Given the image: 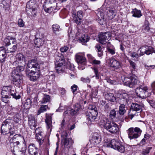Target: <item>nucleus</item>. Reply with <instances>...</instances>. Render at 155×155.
I'll list each match as a JSON object with an SVG mask.
<instances>
[{
	"label": "nucleus",
	"instance_id": "f257e3e1",
	"mask_svg": "<svg viewBox=\"0 0 155 155\" xmlns=\"http://www.w3.org/2000/svg\"><path fill=\"white\" fill-rule=\"evenodd\" d=\"M38 64L35 59H33L28 61L27 64V68H30V72L28 73L29 79L32 81H35L39 78L40 72L38 68Z\"/></svg>",
	"mask_w": 155,
	"mask_h": 155
},
{
	"label": "nucleus",
	"instance_id": "f03ea898",
	"mask_svg": "<svg viewBox=\"0 0 155 155\" xmlns=\"http://www.w3.org/2000/svg\"><path fill=\"white\" fill-rule=\"evenodd\" d=\"M100 122L101 125L110 133L116 134L118 132V126L115 122L104 119H101Z\"/></svg>",
	"mask_w": 155,
	"mask_h": 155
},
{
	"label": "nucleus",
	"instance_id": "7ed1b4c3",
	"mask_svg": "<svg viewBox=\"0 0 155 155\" xmlns=\"http://www.w3.org/2000/svg\"><path fill=\"white\" fill-rule=\"evenodd\" d=\"M57 5L55 0H45L43 5L44 10L47 13H51L53 11L56 12L60 8Z\"/></svg>",
	"mask_w": 155,
	"mask_h": 155
},
{
	"label": "nucleus",
	"instance_id": "20e7f679",
	"mask_svg": "<svg viewBox=\"0 0 155 155\" xmlns=\"http://www.w3.org/2000/svg\"><path fill=\"white\" fill-rule=\"evenodd\" d=\"M121 98L120 99V104L119 107V112L120 115H123L126 112L125 109V105L130 102L129 95L126 93H123L121 94Z\"/></svg>",
	"mask_w": 155,
	"mask_h": 155
},
{
	"label": "nucleus",
	"instance_id": "39448f33",
	"mask_svg": "<svg viewBox=\"0 0 155 155\" xmlns=\"http://www.w3.org/2000/svg\"><path fill=\"white\" fill-rule=\"evenodd\" d=\"M38 7L36 2L34 0H30L27 3L26 10L28 14L35 16L37 13Z\"/></svg>",
	"mask_w": 155,
	"mask_h": 155
},
{
	"label": "nucleus",
	"instance_id": "423d86ee",
	"mask_svg": "<svg viewBox=\"0 0 155 155\" xmlns=\"http://www.w3.org/2000/svg\"><path fill=\"white\" fill-rule=\"evenodd\" d=\"M125 85L130 87H133L134 86L139 82L137 77L135 75L131 76L130 78H128L124 76L121 77V78Z\"/></svg>",
	"mask_w": 155,
	"mask_h": 155
},
{
	"label": "nucleus",
	"instance_id": "0eeeda50",
	"mask_svg": "<svg viewBox=\"0 0 155 155\" xmlns=\"http://www.w3.org/2000/svg\"><path fill=\"white\" fill-rule=\"evenodd\" d=\"M142 131L138 127H130L127 130L128 137L130 140L136 139L141 134Z\"/></svg>",
	"mask_w": 155,
	"mask_h": 155
},
{
	"label": "nucleus",
	"instance_id": "6e6552de",
	"mask_svg": "<svg viewBox=\"0 0 155 155\" xmlns=\"http://www.w3.org/2000/svg\"><path fill=\"white\" fill-rule=\"evenodd\" d=\"M75 60L79 64L78 68L81 70L85 68L84 65L87 63L86 59L84 55L82 53H78L75 55Z\"/></svg>",
	"mask_w": 155,
	"mask_h": 155
},
{
	"label": "nucleus",
	"instance_id": "1a4fd4ad",
	"mask_svg": "<svg viewBox=\"0 0 155 155\" xmlns=\"http://www.w3.org/2000/svg\"><path fill=\"white\" fill-rule=\"evenodd\" d=\"M11 119H7L2 122L1 127V133L6 135L8 131L11 130L13 127V124Z\"/></svg>",
	"mask_w": 155,
	"mask_h": 155
},
{
	"label": "nucleus",
	"instance_id": "9d476101",
	"mask_svg": "<svg viewBox=\"0 0 155 155\" xmlns=\"http://www.w3.org/2000/svg\"><path fill=\"white\" fill-rule=\"evenodd\" d=\"M148 88L146 86H140L136 90L137 96L141 98H146L150 95V93L148 91Z\"/></svg>",
	"mask_w": 155,
	"mask_h": 155
},
{
	"label": "nucleus",
	"instance_id": "9b49d317",
	"mask_svg": "<svg viewBox=\"0 0 155 155\" xmlns=\"http://www.w3.org/2000/svg\"><path fill=\"white\" fill-rule=\"evenodd\" d=\"M108 146L121 153H124L125 150L124 146L121 144L118 140L114 139L111 140Z\"/></svg>",
	"mask_w": 155,
	"mask_h": 155
},
{
	"label": "nucleus",
	"instance_id": "f8f14e48",
	"mask_svg": "<svg viewBox=\"0 0 155 155\" xmlns=\"http://www.w3.org/2000/svg\"><path fill=\"white\" fill-rule=\"evenodd\" d=\"M141 110L142 106L140 104L136 103H132L128 114L129 116H131L132 118L136 114L137 112H139Z\"/></svg>",
	"mask_w": 155,
	"mask_h": 155
},
{
	"label": "nucleus",
	"instance_id": "ddd939ff",
	"mask_svg": "<svg viewBox=\"0 0 155 155\" xmlns=\"http://www.w3.org/2000/svg\"><path fill=\"white\" fill-rule=\"evenodd\" d=\"M13 143H10L11 147L12 146L13 147H21V144L20 143L22 140H25L22 136L18 134H16L13 136Z\"/></svg>",
	"mask_w": 155,
	"mask_h": 155
},
{
	"label": "nucleus",
	"instance_id": "4468645a",
	"mask_svg": "<svg viewBox=\"0 0 155 155\" xmlns=\"http://www.w3.org/2000/svg\"><path fill=\"white\" fill-rule=\"evenodd\" d=\"M26 147L24 146L20 147H11V150L14 155H25L26 151Z\"/></svg>",
	"mask_w": 155,
	"mask_h": 155
},
{
	"label": "nucleus",
	"instance_id": "2eb2a0df",
	"mask_svg": "<svg viewBox=\"0 0 155 155\" xmlns=\"http://www.w3.org/2000/svg\"><path fill=\"white\" fill-rule=\"evenodd\" d=\"M140 51L139 54L140 56H143L144 54L147 55H149L154 52H155L153 48L151 47H148L147 46L140 47L138 51Z\"/></svg>",
	"mask_w": 155,
	"mask_h": 155
},
{
	"label": "nucleus",
	"instance_id": "dca6fc26",
	"mask_svg": "<svg viewBox=\"0 0 155 155\" xmlns=\"http://www.w3.org/2000/svg\"><path fill=\"white\" fill-rule=\"evenodd\" d=\"M110 36V32H101L99 35L100 42L102 45H105L107 43L106 40L109 38Z\"/></svg>",
	"mask_w": 155,
	"mask_h": 155
},
{
	"label": "nucleus",
	"instance_id": "f3484780",
	"mask_svg": "<svg viewBox=\"0 0 155 155\" xmlns=\"http://www.w3.org/2000/svg\"><path fill=\"white\" fill-rule=\"evenodd\" d=\"M12 80L14 84L18 86L23 82V78L22 75H20L19 74L17 73L15 74L12 73Z\"/></svg>",
	"mask_w": 155,
	"mask_h": 155
},
{
	"label": "nucleus",
	"instance_id": "a211bd4d",
	"mask_svg": "<svg viewBox=\"0 0 155 155\" xmlns=\"http://www.w3.org/2000/svg\"><path fill=\"white\" fill-rule=\"evenodd\" d=\"M1 94L3 96H5L7 97H10V96H12L13 98H14L16 100L19 99L21 97L20 95L18 94L17 96L16 95L15 90H11V91H2Z\"/></svg>",
	"mask_w": 155,
	"mask_h": 155
},
{
	"label": "nucleus",
	"instance_id": "6ab92c4d",
	"mask_svg": "<svg viewBox=\"0 0 155 155\" xmlns=\"http://www.w3.org/2000/svg\"><path fill=\"white\" fill-rule=\"evenodd\" d=\"M83 12L81 10H79L77 12V14L75 12L72 13V17H73L74 21L77 24H79L81 21V18L83 17Z\"/></svg>",
	"mask_w": 155,
	"mask_h": 155
},
{
	"label": "nucleus",
	"instance_id": "aec40b11",
	"mask_svg": "<svg viewBox=\"0 0 155 155\" xmlns=\"http://www.w3.org/2000/svg\"><path fill=\"white\" fill-rule=\"evenodd\" d=\"M98 114L97 112L92 110L89 111L86 114V117L88 121L92 122L94 121L96 118Z\"/></svg>",
	"mask_w": 155,
	"mask_h": 155
},
{
	"label": "nucleus",
	"instance_id": "412c9836",
	"mask_svg": "<svg viewBox=\"0 0 155 155\" xmlns=\"http://www.w3.org/2000/svg\"><path fill=\"white\" fill-rule=\"evenodd\" d=\"M107 15L110 19L114 18L117 14V10L114 6H111L107 8Z\"/></svg>",
	"mask_w": 155,
	"mask_h": 155
},
{
	"label": "nucleus",
	"instance_id": "4be33fe9",
	"mask_svg": "<svg viewBox=\"0 0 155 155\" xmlns=\"http://www.w3.org/2000/svg\"><path fill=\"white\" fill-rule=\"evenodd\" d=\"M110 66L114 69H117L121 67L120 63L113 57L111 58L110 60Z\"/></svg>",
	"mask_w": 155,
	"mask_h": 155
},
{
	"label": "nucleus",
	"instance_id": "5701e85b",
	"mask_svg": "<svg viewBox=\"0 0 155 155\" xmlns=\"http://www.w3.org/2000/svg\"><path fill=\"white\" fill-rule=\"evenodd\" d=\"M29 155H36L38 153V148L33 143L30 144L28 147Z\"/></svg>",
	"mask_w": 155,
	"mask_h": 155
},
{
	"label": "nucleus",
	"instance_id": "b1692460",
	"mask_svg": "<svg viewBox=\"0 0 155 155\" xmlns=\"http://www.w3.org/2000/svg\"><path fill=\"white\" fill-rule=\"evenodd\" d=\"M16 58L17 60L14 61L13 63V65H16L18 63H26L25 57L22 54L19 53L17 54L16 56Z\"/></svg>",
	"mask_w": 155,
	"mask_h": 155
},
{
	"label": "nucleus",
	"instance_id": "393cba45",
	"mask_svg": "<svg viewBox=\"0 0 155 155\" xmlns=\"http://www.w3.org/2000/svg\"><path fill=\"white\" fill-rule=\"evenodd\" d=\"M55 69L56 71L58 73H62L64 72L66 68L65 66L62 62L55 63Z\"/></svg>",
	"mask_w": 155,
	"mask_h": 155
},
{
	"label": "nucleus",
	"instance_id": "a878e982",
	"mask_svg": "<svg viewBox=\"0 0 155 155\" xmlns=\"http://www.w3.org/2000/svg\"><path fill=\"white\" fill-rule=\"evenodd\" d=\"M62 142L64 147L68 149L70 148L74 143V141L71 138H65L62 140Z\"/></svg>",
	"mask_w": 155,
	"mask_h": 155
},
{
	"label": "nucleus",
	"instance_id": "bb28decb",
	"mask_svg": "<svg viewBox=\"0 0 155 155\" xmlns=\"http://www.w3.org/2000/svg\"><path fill=\"white\" fill-rule=\"evenodd\" d=\"M36 123L35 118L31 115L28 116V124L31 129H35L36 127Z\"/></svg>",
	"mask_w": 155,
	"mask_h": 155
},
{
	"label": "nucleus",
	"instance_id": "cd10ccee",
	"mask_svg": "<svg viewBox=\"0 0 155 155\" xmlns=\"http://www.w3.org/2000/svg\"><path fill=\"white\" fill-rule=\"evenodd\" d=\"M81 108V106L80 104H76L74 106V109L69 108V113L72 116H74L78 113V111L80 110Z\"/></svg>",
	"mask_w": 155,
	"mask_h": 155
},
{
	"label": "nucleus",
	"instance_id": "c85d7f7f",
	"mask_svg": "<svg viewBox=\"0 0 155 155\" xmlns=\"http://www.w3.org/2000/svg\"><path fill=\"white\" fill-rule=\"evenodd\" d=\"M7 51L3 47H0V61L3 62L6 57Z\"/></svg>",
	"mask_w": 155,
	"mask_h": 155
},
{
	"label": "nucleus",
	"instance_id": "c756f323",
	"mask_svg": "<svg viewBox=\"0 0 155 155\" xmlns=\"http://www.w3.org/2000/svg\"><path fill=\"white\" fill-rule=\"evenodd\" d=\"M44 35L43 34L41 33V36L40 37L37 38L36 37L35 38V39L34 41V42L37 47H39L43 45V43L42 38L44 37Z\"/></svg>",
	"mask_w": 155,
	"mask_h": 155
},
{
	"label": "nucleus",
	"instance_id": "7c9ffc66",
	"mask_svg": "<svg viewBox=\"0 0 155 155\" xmlns=\"http://www.w3.org/2000/svg\"><path fill=\"white\" fill-rule=\"evenodd\" d=\"M45 122L47 124V128L48 129H50V131L52 129V117L50 115H48L46 117L45 120Z\"/></svg>",
	"mask_w": 155,
	"mask_h": 155
},
{
	"label": "nucleus",
	"instance_id": "2f4dec72",
	"mask_svg": "<svg viewBox=\"0 0 155 155\" xmlns=\"http://www.w3.org/2000/svg\"><path fill=\"white\" fill-rule=\"evenodd\" d=\"M101 141V137L100 135L98 134H94L93 136V138L91 142L96 145L99 143Z\"/></svg>",
	"mask_w": 155,
	"mask_h": 155
},
{
	"label": "nucleus",
	"instance_id": "473e14b6",
	"mask_svg": "<svg viewBox=\"0 0 155 155\" xmlns=\"http://www.w3.org/2000/svg\"><path fill=\"white\" fill-rule=\"evenodd\" d=\"M79 34L78 33H77L76 34V36L78 37L79 38V40L81 42L83 43H86L89 40V37L88 36L87 34L86 35H81V37H79Z\"/></svg>",
	"mask_w": 155,
	"mask_h": 155
},
{
	"label": "nucleus",
	"instance_id": "72a5a7b5",
	"mask_svg": "<svg viewBox=\"0 0 155 155\" xmlns=\"http://www.w3.org/2000/svg\"><path fill=\"white\" fill-rule=\"evenodd\" d=\"M98 18H97V20L100 25H103L104 23V15L103 13L101 12H98L97 14Z\"/></svg>",
	"mask_w": 155,
	"mask_h": 155
},
{
	"label": "nucleus",
	"instance_id": "f704fd0d",
	"mask_svg": "<svg viewBox=\"0 0 155 155\" xmlns=\"http://www.w3.org/2000/svg\"><path fill=\"white\" fill-rule=\"evenodd\" d=\"M26 63H18L16 65H14L16 68V70L18 72H20L23 71L25 68V66ZM15 68V67H14Z\"/></svg>",
	"mask_w": 155,
	"mask_h": 155
},
{
	"label": "nucleus",
	"instance_id": "c9c22d12",
	"mask_svg": "<svg viewBox=\"0 0 155 155\" xmlns=\"http://www.w3.org/2000/svg\"><path fill=\"white\" fill-rule=\"evenodd\" d=\"M106 97L107 100L111 102H114L116 101V97L114 96L113 94L109 93L105 95Z\"/></svg>",
	"mask_w": 155,
	"mask_h": 155
},
{
	"label": "nucleus",
	"instance_id": "e433bc0d",
	"mask_svg": "<svg viewBox=\"0 0 155 155\" xmlns=\"http://www.w3.org/2000/svg\"><path fill=\"white\" fill-rule=\"evenodd\" d=\"M63 58V56L61 54L58 53L56 55L55 57V61H56L55 63H59L61 61L63 63L64 61Z\"/></svg>",
	"mask_w": 155,
	"mask_h": 155
},
{
	"label": "nucleus",
	"instance_id": "4c0bfd02",
	"mask_svg": "<svg viewBox=\"0 0 155 155\" xmlns=\"http://www.w3.org/2000/svg\"><path fill=\"white\" fill-rule=\"evenodd\" d=\"M43 134L42 133L38 134H36V139L38 140V142L40 145H41L43 143L44 140Z\"/></svg>",
	"mask_w": 155,
	"mask_h": 155
},
{
	"label": "nucleus",
	"instance_id": "58836bf2",
	"mask_svg": "<svg viewBox=\"0 0 155 155\" xmlns=\"http://www.w3.org/2000/svg\"><path fill=\"white\" fill-rule=\"evenodd\" d=\"M133 16L135 17L140 18L142 15L141 11L136 8L133 10Z\"/></svg>",
	"mask_w": 155,
	"mask_h": 155
},
{
	"label": "nucleus",
	"instance_id": "ea45409f",
	"mask_svg": "<svg viewBox=\"0 0 155 155\" xmlns=\"http://www.w3.org/2000/svg\"><path fill=\"white\" fill-rule=\"evenodd\" d=\"M17 47L16 45H14L12 48H8L6 50L7 53H12L16 51Z\"/></svg>",
	"mask_w": 155,
	"mask_h": 155
},
{
	"label": "nucleus",
	"instance_id": "a19ab883",
	"mask_svg": "<svg viewBox=\"0 0 155 155\" xmlns=\"http://www.w3.org/2000/svg\"><path fill=\"white\" fill-rule=\"evenodd\" d=\"M48 107L47 105H41L40 109L38 110L37 115H39L41 113L46 111Z\"/></svg>",
	"mask_w": 155,
	"mask_h": 155
},
{
	"label": "nucleus",
	"instance_id": "79ce46f5",
	"mask_svg": "<svg viewBox=\"0 0 155 155\" xmlns=\"http://www.w3.org/2000/svg\"><path fill=\"white\" fill-rule=\"evenodd\" d=\"M52 30L54 33H55L56 31H60L61 29L60 26L57 24H55L52 25Z\"/></svg>",
	"mask_w": 155,
	"mask_h": 155
},
{
	"label": "nucleus",
	"instance_id": "37998d69",
	"mask_svg": "<svg viewBox=\"0 0 155 155\" xmlns=\"http://www.w3.org/2000/svg\"><path fill=\"white\" fill-rule=\"evenodd\" d=\"M117 115V112L115 109L111 110L109 114V117L112 120Z\"/></svg>",
	"mask_w": 155,
	"mask_h": 155
},
{
	"label": "nucleus",
	"instance_id": "c03bdc74",
	"mask_svg": "<svg viewBox=\"0 0 155 155\" xmlns=\"http://www.w3.org/2000/svg\"><path fill=\"white\" fill-rule=\"evenodd\" d=\"M50 96L49 95L44 94L43 96L41 103H45L49 102L50 101Z\"/></svg>",
	"mask_w": 155,
	"mask_h": 155
},
{
	"label": "nucleus",
	"instance_id": "a18cd8bd",
	"mask_svg": "<svg viewBox=\"0 0 155 155\" xmlns=\"http://www.w3.org/2000/svg\"><path fill=\"white\" fill-rule=\"evenodd\" d=\"M11 41L10 39L9 36L6 38L3 42V44L5 46L8 47L11 45Z\"/></svg>",
	"mask_w": 155,
	"mask_h": 155
},
{
	"label": "nucleus",
	"instance_id": "49530a36",
	"mask_svg": "<svg viewBox=\"0 0 155 155\" xmlns=\"http://www.w3.org/2000/svg\"><path fill=\"white\" fill-rule=\"evenodd\" d=\"M87 56L89 58L91 57L92 58V63L93 64L98 65L100 64L101 63V61H100L96 60L94 59V58L92 57V56L91 54H88L87 55Z\"/></svg>",
	"mask_w": 155,
	"mask_h": 155
},
{
	"label": "nucleus",
	"instance_id": "de8ad7c7",
	"mask_svg": "<svg viewBox=\"0 0 155 155\" xmlns=\"http://www.w3.org/2000/svg\"><path fill=\"white\" fill-rule=\"evenodd\" d=\"M93 69L95 75L93 76L92 77L93 78L95 77L96 79H98L100 77V75L97 68L96 67H94Z\"/></svg>",
	"mask_w": 155,
	"mask_h": 155
},
{
	"label": "nucleus",
	"instance_id": "09e8293b",
	"mask_svg": "<svg viewBox=\"0 0 155 155\" xmlns=\"http://www.w3.org/2000/svg\"><path fill=\"white\" fill-rule=\"evenodd\" d=\"M149 25V23L148 21L146 20L145 21L144 25L143 26V29L146 31L149 30L150 28Z\"/></svg>",
	"mask_w": 155,
	"mask_h": 155
},
{
	"label": "nucleus",
	"instance_id": "8fccbe9b",
	"mask_svg": "<svg viewBox=\"0 0 155 155\" xmlns=\"http://www.w3.org/2000/svg\"><path fill=\"white\" fill-rule=\"evenodd\" d=\"M152 149V147H148L143 150L142 153L144 155H147L148 154L150 150Z\"/></svg>",
	"mask_w": 155,
	"mask_h": 155
},
{
	"label": "nucleus",
	"instance_id": "3c124183",
	"mask_svg": "<svg viewBox=\"0 0 155 155\" xmlns=\"http://www.w3.org/2000/svg\"><path fill=\"white\" fill-rule=\"evenodd\" d=\"M11 90H14L12 89V88L10 86H3L2 88V91H11Z\"/></svg>",
	"mask_w": 155,
	"mask_h": 155
},
{
	"label": "nucleus",
	"instance_id": "603ef678",
	"mask_svg": "<svg viewBox=\"0 0 155 155\" xmlns=\"http://www.w3.org/2000/svg\"><path fill=\"white\" fill-rule=\"evenodd\" d=\"M9 0H3L2 1V4L4 7L7 8L9 6Z\"/></svg>",
	"mask_w": 155,
	"mask_h": 155
},
{
	"label": "nucleus",
	"instance_id": "864d4df0",
	"mask_svg": "<svg viewBox=\"0 0 155 155\" xmlns=\"http://www.w3.org/2000/svg\"><path fill=\"white\" fill-rule=\"evenodd\" d=\"M81 81L84 83H89L90 82L91 80L88 77H86V78L82 77L81 78Z\"/></svg>",
	"mask_w": 155,
	"mask_h": 155
},
{
	"label": "nucleus",
	"instance_id": "5fc2aeb1",
	"mask_svg": "<svg viewBox=\"0 0 155 155\" xmlns=\"http://www.w3.org/2000/svg\"><path fill=\"white\" fill-rule=\"evenodd\" d=\"M129 62L130 64V66L133 69L135 70L137 69V66L136 64L134 62L132 61L131 60L129 61Z\"/></svg>",
	"mask_w": 155,
	"mask_h": 155
},
{
	"label": "nucleus",
	"instance_id": "6e6d98bb",
	"mask_svg": "<svg viewBox=\"0 0 155 155\" xmlns=\"http://www.w3.org/2000/svg\"><path fill=\"white\" fill-rule=\"evenodd\" d=\"M20 120V117L18 113L15 115L14 117V121L16 123H18Z\"/></svg>",
	"mask_w": 155,
	"mask_h": 155
},
{
	"label": "nucleus",
	"instance_id": "4d7b16f0",
	"mask_svg": "<svg viewBox=\"0 0 155 155\" xmlns=\"http://www.w3.org/2000/svg\"><path fill=\"white\" fill-rule=\"evenodd\" d=\"M88 109L90 110L89 111H92V110L94 111L97 112V108L94 105H91L89 106Z\"/></svg>",
	"mask_w": 155,
	"mask_h": 155
},
{
	"label": "nucleus",
	"instance_id": "13d9d810",
	"mask_svg": "<svg viewBox=\"0 0 155 155\" xmlns=\"http://www.w3.org/2000/svg\"><path fill=\"white\" fill-rule=\"evenodd\" d=\"M107 48L108 52L112 55H113L115 54V52L114 49H112L108 47H107Z\"/></svg>",
	"mask_w": 155,
	"mask_h": 155
},
{
	"label": "nucleus",
	"instance_id": "bf43d9fd",
	"mask_svg": "<svg viewBox=\"0 0 155 155\" xmlns=\"http://www.w3.org/2000/svg\"><path fill=\"white\" fill-rule=\"evenodd\" d=\"M18 24L20 27H23L24 24L23 20L21 19H19L18 21Z\"/></svg>",
	"mask_w": 155,
	"mask_h": 155
},
{
	"label": "nucleus",
	"instance_id": "052dcab7",
	"mask_svg": "<svg viewBox=\"0 0 155 155\" xmlns=\"http://www.w3.org/2000/svg\"><path fill=\"white\" fill-rule=\"evenodd\" d=\"M10 39L12 44H15L14 45H17V41L15 38L9 36Z\"/></svg>",
	"mask_w": 155,
	"mask_h": 155
},
{
	"label": "nucleus",
	"instance_id": "680f3d73",
	"mask_svg": "<svg viewBox=\"0 0 155 155\" xmlns=\"http://www.w3.org/2000/svg\"><path fill=\"white\" fill-rule=\"evenodd\" d=\"M68 48H69L68 47L64 46L63 47L61 48L60 51L61 52H65L68 51Z\"/></svg>",
	"mask_w": 155,
	"mask_h": 155
},
{
	"label": "nucleus",
	"instance_id": "e2e57ef3",
	"mask_svg": "<svg viewBox=\"0 0 155 155\" xmlns=\"http://www.w3.org/2000/svg\"><path fill=\"white\" fill-rule=\"evenodd\" d=\"M95 48L97 52L102 51L101 46L99 44L96 45L95 46Z\"/></svg>",
	"mask_w": 155,
	"mask_h": 155
},
{
	"label": "nucleus",
	"instance_id": "0e129e2a",
	"mask_svg": "<svg viewBox=\"0 0 155 155\" xmlns=\"http://www.w3.org/2000/svg\"><path fill=\"white\" fill-rule=\"evenodd\" d=\"M69 110L68 108L64 113V117H68L69 116V114H70Z\"/></svg>",
	"mask_w": 155,
	"mask_h": 155
},
{
	"label": "nucleus",
	"instance_id": "69168bd1",
	"mask_svg": "<svg viewBox=\"0 0 155 155\" xmlns=\"http://www.w3.org/2000/svg\"><path fill=\"white\" fill-rule=\"evenodd\" d=\"M107 81L108 83H110L111 84H116L117 83V82L116 81L111 80L110 79L107 80Z\"/></svg>",
	"mask_w": 155,
	"mask_h": 155
},
{
	"label": "nucleus",
	"instance_id": "338daca9",
	"mask_svg": "<svg viewBox=\"0 0 155 155\" xmlns=\"http://www.w3.org/2000/svg\"><path fill=\"white\" fill-rule=\"evenodd\" d=\"M41 127H38L35 130L36 134H38L40 133H42L43 132L41 131Z\"/></svg>",
	"mask_w": 155,
	"mask_h": 155
},
{
	"label": "nucleus",
	"instance_id": "774afa93",
	"mask_svg": "<svg viewBox=\"0 0 155 155\" xmlns=\"http://www.w3.org/2000/svg\"><path fill=\"white\" fill-rule=\"evenodd\" d=\"M31 104V101L30 99L28 98L26 101L25 103V105H30Z\"/></svg>",
	"mask_w": 155,
	"mask_h": 155
}]
</instances>
